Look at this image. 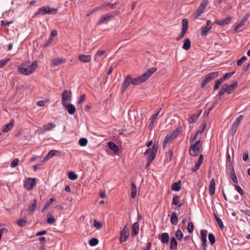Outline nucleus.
<instances>
[{
	"mask_svg": "<svg viewBox=\"0 0 250 250\" xmlns=\"http://www.w3.org/2000/svg\"><path fill=\"white\" fill-rule=\"evenodd\" d=\"M206 128V124H204L202 125V128L200 130H199L197 132V134H202Z\"/></svg>",
	"mask_w": 250,
	"mask_h": 250,
	"instance_id": "obj_63",
	"label": "nucleus"
},
{
	"mask_svg": "<svg viewBox=\"0 0 250 250\" xmlns=\"http://www.w3.org/2000/svg\"><path fill=\"white\" fill-rule=\"evenodd\" d=\"M158 238L163 243H167L169 239V236L167 233L165 232L163 233Z\"/></svg>",
	"mask_w": 250,
	"mask_h": 250,
	"instance_id": "obj_23",
	"label": "nucleus"
},
{
	"mask_svg": "<svg viewBox=\"0 0 250 250\" xmlns=\"http://www.w3.org/2000/svg\"><path fill=\"white\" fill-rule=\"evenodd\" d=\"M170 249L172 250H176L177 249V242L176 238L174 237L171 238Z\"/></svg>",
	"mask_w": 250,
	"mask_h": 250,
	"instance_id": "obj_30",
	"label": "nucleus"
},
{
	"mask_svg": "<svg viewBox=\"0 0 250 250\" xmlns=\"http://www.w3.org/2000/svg\"><path fill=\"white\" fill-rule=\"evenodd\" d=\"M208 4V0H202L199 7L195 12V18H197L204 12V9Z\"/></svg>",
	"mask_w": 250,
	"mask_h": 250,
	"instance_id": "obj_7",
	"label": "nucleus"
},
{
	"mask_svg": "<svg viewBox=\"0 0 250 250\" xmlns=\"http://www.w3.org/2000/svg\"><path fill=\"white\" fill-rule=\"evenodd\" d=\"M218 75V72H214L206 75L205 77L203 78L201 84V87H204L206 85L207 83H209L211 81L213 80L214 79L217 77Z\"/></svg>",
	"mask_w": 250,
	"mask_h": 250,
	"instance_id": "obj_6",
	"label": "nucleus"
},
{
	"mask_svg": "<svg viewBox=\"0 0 250 250\" xmlns=\"http://www.w3.org/2000/svg\"><path fill=\"white\" fill-rule=\"evenodd\" d=\"M36 180L35 178H29L26 179L24 184V188L28 190H31L35 185Z\"/></svg>",
	"mask_w": 250,
	"mask_h": 250,
	"instance_id": "obj_10",
	"label": "nucleus"
},
{
	"mask_svg": "<svg viewBox=\"0 0 250 250\" xmlns=\"http://www.w3.org/2000/svg\"><path fill=\"white\" fill-rule=\"evenodd\" d=\"M188 230L189 233H191L193 232L194 229V224L192 222H190L188 225Z\"/></svg>",
	"mask_w": 250,
	"mask_h": 250,
	"instance_id": "obj_54",
	"label": "nucleus"
},
{
	"mask_svg": "<svg viewBox=\"0 0 250 250\" xmlns=\"http://www.w3.org/2000/svg\"><path fill=\"white\" fill-rule=\"evenodd\" d=\"M65 62L66 59L64 58H56L52 60V63L54 66H57L64 63Z\"/></svg>",
	"mask_w": 250,
	"mask_h": 250,
	"instance_id": "obj_22",
	"label": "nucleus"
},
{
	"mask_svg": "<svg viewBox=\"0 0 250 250\" xmlns=\"http://www.w3.org/2000/svg\"><path fill=\"white\" fill-rule=\"evenodd\" d=\"M37 205V200L36 199H35L33 202V203L29 206V209L31 210V211H34Z\"/></svg>",
	"mask_w": 250,
	"mask_h": 250,
	"instance_id": "obj_49",
	"label": "nucleus"
},
{
	"mask_svg": "<svg viewBox=\"0 0 250 250\" xmlns=\"http://www.w3.org/2000/svg\"><path fill=\"white\" fill-rule=\"evenodd\" d=\"M68 178L71 180H75L78 178L77 175L73 171H70L68 174Z\"/></svg>",
	"mask_w": 250,
	"mask_h": 250,
	"instance_id": "obj_44",
	"label": "nucleus"
},
{
	"mask_svg": "<svg viewBox=\"0 0 250 250\" xmlns=\"http://www.w3.org/2000/svg\"><path fill=\"white\" fill-rule=\"evenodd\" d=\"M235 189L237 190V192L239 193L241 195H243L244 191L242 188L238 185L235 186Z\"/></svg>",
	"mask_w": 250,
	"mask_h": 250,
	"instance_id": "obj_60",
	"label": "nucleus"
},
{
	"mask_svg": "<svg viewBox=\"0 0 250 250\" xmlns=\"http://www.w3.org/2000/svg\"><path fill=\"white\" fill-rule=\"evenodd\" d=\"M27 224V221L25 219H19L17 221V224L20 227H24Z\"/></svg>",
	"mask_w": 250,
	"mask_h": 250,
	"instance_id": "obj_41",
	"label": "nucleus"
},
{
	"mask_svg": "<svg viewBox=\"0 0 250 250\" xmlns=\"http://www.w3.org/2000/svg\"><path fill=\"white\" fill-rule=\"evenodd\" d=\"M19 159L18 158H15L14 159L12 163L10 164V167H15L18 165V164L19 163Z\"/></svg>",
	"mask_w": 250,
	"mask_h": 250,
	"instance_id": "obj_53",
	"label": "nucleus"
},
{
	"mask_svg": "<svg viewBox=\"0 0 250 250\" xmlns=\"http://www.w3.org/2000/svg\"><path fill=\"white\" fill-rule=\"evenodd\" d=\"M157 68L155 67H152L148 69L146 72L144 73L141 76L135 78H132L131 77V83L134 85H138L140 83H143L146 82L148 78L156 71Z\"/></svg>",
	"mask_w": 250,
	"mask_h": 250,
	"instance_id": "obj_1",
	"label": "nucleus"
},
{
	"mask_svg": "<svg viewBox=\"0 0 250 250\" xmlns=\"http://www.w3.org/2000/svg\"><path fill=\"white\" fill-rule=\"evenodd\" d=\"M247 60V58L246 56L242 57L240 60L237 62V65L240 66Z\"/></svg>",
	"mask_w": 250,
	"mask_h": 250,
	"instance_id": "obj_57",
	"label": "nucleus"
},
{
	"mask_svg": "<svg viewBox=\"0 0 250 250\" xmlns=\"http://www.w3.org/2000/svg\"><path fill=\"white\" fill-rule=\"evenodd\" d=\"M131 197L135 198L137 194V188L135 184L134 183H131Z\"/></svg>",
	"mask_w": 250,
	"mask_h": 250,
	"instance_id": "obj_37",
	"label": "nucleus"
},
{
	"mask_svg": "<svg viewBox=\"0 0 250 250\" xmlns=\"http://www.w3.org/2000/svg\"><path fill=\"white\" fill-rule=\"evenodd\" d=\"M243 115H241L235 120V121L233 123L232 126L231 127V131L233 134L236 133L238 127L239 126V123L243 119Z\"/></svg>",
	"mask_w": 250,
	"mask_h": 250,
	"instance_id": "obj_12",
	"label": "nucleus"
},
{
	"mask_svg": "<svg viewBox=\"0 0 250 250\" xmlns=\"http://www.w3.org/2000/svg\"><path fill=\"white\" fill-rule=\"evenodd\" d=\"M161 110V108H160L159 110L158 111V112L157 113L153 114L152 115V117L150 119V122L149 127V128H150V129H152L154 127L155 121L156 120V119L158 117V115H159Z\"/></svg>",
	"mask_w": 250,
	"mask_h": 250,
	"instance_id": "obj_24",
	"label": "nucleus"
},
{
	"mask_svg": "<svg viewBox=\"0 0 250 250\" xmlns=\"http://www.w3.org/2000/svg\"><path fill=\"white\" fill-rule=\"evenodd\" d=\"M250 15L249 13H247L243 18L242 20L241 21L238 23L235 26L234 29V30L235 32H237L238 29L243 26L246 23V22L248 21Z\"/></svg>",
	"mask_w": 250,
	"mask_h": 250,
	"instance_id": "obj_14",
	"label": "nucleus"
},
{
	"mask_svg": "<svg viewBox=\"0 0 250 250\" xmlns=\"http://www.w3.org/2000/svg\"><path fill=\"white\" fill-rule=\"evenodd\" d=\"M215 180L213 178L211 180L210 182L209 191L211 195H213L215 193Z\"/></svg>",
	"mask_w": 250,
	"mask_h": 250,
	"instance_id": "obj_28",
	"label": "nucleus"
},
{
	"mask_svg": "<svg viewBox=\"0 0 250 250\" xmlns=\"http://www.w3.org/2000/svg\"><path fill=\"white\" fill-rule=\"evenodd\" d=\"M203 155L201 154L199 156V160L196 164L194 167L192 168V171L196 172L200 167L203 162Z\"/></svg>",
	"mask_w": 250,
	"mask_h": 250,
	"instance_id": "obj_26",
	"label": "nucleus"
},
{
	"mask_svg": "<svg viewBox=\"0 0 250 250\" xmlns=\"http://www.w3.org/2000/svg\"><path fill=\"white\" fill-rule=\"evenodd\" d=\"M249 158V153L248 151H245L243 155V159L244 161L248 160Z\"/></svg>",
	"mask_w": 250,
	"mask_h": 250,
	"instance_id": "obj_64",
	"label": "nucleus"
},
{
	"mask_svg": "<svg viewBox=\"0 0 250 250\" xmlns=\"http://www.w3.org/2000/svg\"><path fill=\"white\" fill-rule=\"evenodd\" d=\"M227 86L226 85H223L221 87V90L219 92V95H222L225 92H226Z\"/></svg>",
	"mask_w": 250,
	"mask_h": 250,
	"instance_id": "obj_61",
	"label": "nucleus"
},
{
	"mask_svg": "<svg viewBox=\"0 0 250 250\" xmlns=\"http://www.w3.org/2000/svg\"><path fill=\"white\" fill-rule=\"evenodd\" d=\"M170 222L173 225H176L178 222V217L175 212H172L170 218Z\"/></svg>",
	"mask_w": 250,
	"mask_h": 250,
	"instance_id": "obj_32",
	"label": "nucleus"
},
{
	"mask_svg": "<svg viewBox=\"0 0 250 250\" xmlns=\"http://www.w3.org/2000/svg\"><path fill=\"white\" fill-rule=\"evenodd\" d=\"M222 80L221 79L217 80L214 86V90H217L219 88L220 84L222 83Z\"/></svg>",
	"mask_w": 250,
	"mask_h": 250,
	"instance_id": "obj_56",
	"label": "nucleus"
},
{
	"mask_svg": "<svg viewBox=\"0 0 250 250\" xmlns=\"http://www.w3.org/2000/svg\"><path fill=\"white\" fill-rule=\"evenodd\" d=\"M130 79L131 76L130 75H127L125 78L121 87V91L123 93L126 90L130 84H131Z\"/></svg>",
	"mask_w": 250,
	"mask_h": 250,
	"instance_id": "obj_13",
	"label": "nucleus"
},
{
	"mask_svg": "<svg viewBox=\"0 0 250 250\" xmlns=\"http://www.w3.org/2000/svg\"><path fill=\"white\" fill-rule=\"evenodd\" d=\"M182 130V127L181 126H178L176 129L173 132L171 135L174 139H175L179 135V133L181 132Z\"/></svg>",
	"mask_w": 250,
	"mask_h": 250,
	"instance_id": "obj_40",
	"label": "nucleus"
},
{
	"mask_svg": "<svg viewBox=\"0 0 250 250\" xmlns=\"http://www.w3.org/2000/svg\"><path fill=\"white\" fill-rule=\"evenodd\" d=\"M47 222L49 224H53L55 222V219L53 216L50 213H48L47 215Z\"/></svg>",
	"mask_w": 250,
	"mask_h": 250,
	"instance_id": "obj_42",
	"label": "nucleus"
},
{
	"mask_svg": "<svg viewBox=\"0 0 250 250\" xmlns=\"http://www.w3.org/2000/svg\"><path fill=\"white\" fill-rule=\"evenodd\" d=\"M179 199H180V197L178 195H175L173 197V199H172V204L174 205H177L178 204V203H179Z\"/></svg>",
	"mask_w": 250,
	"mask_h": 250,
	"instance_id": "obj_55",
	"label": "nucleus"
},
{
	"mask_svg": "<svg viewBox=\"0 0 250 250\" xmlns=\"http://www.w3.org/2000/svg\"><path fill=\"white\" fill-rule=\"evenodd\" d=\"M113 16L114 15L112 14H107L105 15L104 16L102 17L99 20L98 24H101L107 21H109L113 17Z\"/></svg>",
	"mask_w": 250,
	"mask_h": 250,
	"instance_id": "obj_15",
	"label": "nucleus"
},
{
	"mask_svg": "<svg viewBox=\"0 0 250 250\" xmlns=\"http://www.w3.org/2000/svg\"><path fill=\"white\" fill-rule=\"evenodd\" d=\"M231 20V17H227L225 20L216 21L215 23L219 25L224 26L229 23Z\"/></svg>",
	"mask_w": 250,
	"mask_h": 250,
	"instance_id": "obj_27",
	"label": "nucleus"
},
{
	"mask_svg": "<svg viewBox=\"0 0 250 250\" xmlns=\"http://www.w3.org/2000/svg\"><path fill=\"white\" fill-rule=\"evenodd\" d=\"M62 105L67 104V102L71 101V92L70 90H65L62 94Z\"/></svg>",
	"mask_w": 250,
	"mask_h": 250,
	"instance_id": "obj_8",
	"label": "nucleus"
},
{
	"mask_svg": "<svg viewBox=\"0 0 250 250\" xmlns=\"http://www.w3.org/2000/svg\"><path fill=\"white\" fill-rule=\"evenodd\" d=\"M28 63L27 62L22 63L21 66H18V71L24 75H28L33 73L37 67V61L33 62L31 65H28Z\"/></svg>",
	"mask_w": 250,
	"mask_h": 250,
	"instance_id": "obj_2",
	"label": "nucleus"
},
{
	"mask_svg": "<svg viewBox=\"0 0 250 250\" xmlns=\"http://www.w3.org/2000/svg\"><path fill=\"white\" fill-rule=\"evenodd\" d=\"M57 152H58L57 150H50L48 154L46 155V156L45 157L44 161L47 160L51 158L52 157L55 156Z\"/></svg>",
	"mask_w": 250,
	"mask_h": 250,
	"instance_id": "obj_34",
	"label": "nucleus"
},
{
	"mask_svg": "<svg viewBox=\"0 0 250 250\" xmlns=\"http://www.w3.org/2000/svg\"><path fill=\"white\" fill-rule=\"evenodd\" d=\"M181 182L174 183L172 185L171 188L173 190L178 191L181 189Z\"/></svg>",
	"mask_w": 250,
	"mask_h": 250,
	"instance_id": "obj_38",
	"label": "nucleus"
},
{
	"mask_svg": "<svg viewBox=\"0 0 250 250\" xmlns=\"http://www.w3.org/2000/svg\"><path fill=\"white\" fill-rule=\"evenodd\" d=\"M202 113V110H200L197 114H193L188 118V121L189 124H193L196 122Z\"/></svg>",
	"mask_w": 250,
	"mask_h": 250,
	"instance_id": "obj_21",
	"label": "nucleus"
},
{
	"mask_svg": "<svg viewBox=\"0 0 250 250\" xmlns=\"http://www.w3.org/2000/svg\"><path fill=\"white\" fill-rule=\"evenodd\" d=\"M15 121L14 119H11L10 120V122L6 124L2 129V132L3 133H6L11 130L14 126Z\"/></svg>",
	"mask_w": 250,
	"mask_h": 250,
	"instance_id": "obj_16",
	"label": "nucleus"
},
{
	"mask_svg": "<svg viewBox=\"0 0 250 250\" xmlns=\"http://www.w3.org/2000/svg\"><path fill=\"white\" fill-rule=\"evenodd\" d=\"M62 105L66 108L69 114L71 115L74 114L76 112V108L75 106L71 104H68L67 103Z\"/></svg>",
	"mask_w": 250,
	"mask_h": 250,
	"instance_id": "obj_20",
	"label": "nucleus"
},
{
	"mask_svg": "<svg viewBox=\"0 0 250 250\" xmlns=\"http://www.w3.org/2000/svg\"><path fill=\"white\" fill-rule=\"evenodd\" d=\"M188 28V21L185 19L182 20V31L177 38V41H179L182 39L185 35Z\"/></svg>",
	"mask_w": 250,
	"mask_h": 250,
	"instance_id": "obj_9",
	"label": "nucleus"
},
{
	"mask_svg": "<svg viewBox=\"0 0 250 250\" xmlns=\"http://www.w3.org/2000/svg\"><path fill=\"white\" fill-rule=\"evenodd\" d=\"M56 201V199L55 198H51L49 201H48L46 204L43 207L42 212L44 211L45 210H46L48 207L51 205V204Z\"/></svg>",
	"mask_w": 250,
	"mask_h": 250,
	"instance_id": "obj_39",
	"label": "nucleus"
},
{
	"mask_svg": "<svg viewBox=\"0 0 250 250\" xmlns=\"http://www.w3.org/2000/svg\"><path fill=\"white\" fill-rule=\"evenodd\" d=\"M230 174L231 175V179H232V181L234 183H237L238 182V180H237V177L234 173V169L233 167L232 168V170L230 171Z\"/></svg>",
	"mask_w": 250,
	"mask_h": 250,
	"instance_id": "obj_50",
	"label": "nucleus"
},
{
	"mask_svg": "<svg viewBox=\"0 0 250 250\" xmlns=\"http://www.w3.org/2000/svg\"><path fill=\"white\" fill-rule=\"evenodd\" d=\"M94 226L97 229H100L102 227V225L100 222L97 221L96 220H94Z\"/></svg>",
	"mask_w": 250,
	"mask_h": 250,
	"instance_id": "obj_59",
	"label": "nucleus"
},
{
	"mask_svg": "<svg viewBox=\"0 0 250 250\" xmlns=\"http://www.w3.org/2000/svg\"><path fill=\"white\" fill-rule=\"evenodd\" d=\"M210 30V27L208 26H205L203 27L201 31V34L202 36H206Z\"/></svg>",
	"mask_w": 250,
	"mask_h": 250,
	"instance_id": "obj_52",
	"label": "nucleus"
},
{
	"mask_svg": "<svg viewBox=\"0 0 250 250\" xmlns=\"http://www.w3.org/2000/svg\"><path fill=\"white\" fill-rule=\"evenodd\" d=\"M175 236L178 240H180L182 239L183 237V233L180 229H178L176 231Z\"/></svg>",
	"mask_w": 250,
	"mask_h": 250,
	"instance_id": "obj_46",
	"label": "nucleus"
},
{
	"mask_svg": "<svg viewBox=\"0 0 250 250\" xmlns=\"http://www.w3.org/2000/svg\"><path fill=\"white\" fill-rule=\"evenodd\" d=\"M208 231L206 229H202L201 231V235L202 239V247H207V236Z\"/></svg>",
	"mask_w": 250,
	"mask_h": 250,
	"instance_id": "obj_18",
	"label": "nucleus"
},
{
	"mask_svg": "<svg viewBox=\"0 0 250 250\" xmlns=\"http://www.w3.org/2000/svg\"><path fill=\"white\" fill-rule=\"evenodd\" d=\"M202 145L200 140L197 141L194 144L191 145L189 148V152L192 156H197L200 152V148Z\"/></svg>",
	"mask_w": 250,
	"mask_h": 250,
	"instance_id": "obj_5",
	"label": "nucleus"
},
{
	"mask_svg": "<svg viewBox=\"0 0 250 250\" xmlns=\"http://www.w3.org/2000/svg\"><path fill=\"white\" fill-rule=\"evenodd\" d=\"M87 140L86 138H82L79 140V144L82 146H85L87 144Z\"/></svg>",
	"mask_w": 250,
	"mask_h": 250,
	"instance_id": "obj_45",
	"label": "nucleus"
},
{
	"mask_svg": "<svg viewBox=\"0 0 250 250\" xmlns=\"http://www.w3.org/2000/svg\"><path fill=\"white\" fill-rule=\"evenodd\" d=\"M129 229H127L126 226H125L124 227V229L120 232V241L121 243L126 241L127 239L129 237Z\"/></svg>",
	"mask_w": 250,
	"mask_h": 250,
	"instance_id": "obj_11",
	"label": "nucleus"
},
{
	"mask_svg": "<svg viewBox=\"0 0 250 250\" xmlns=\"http://www.w3.org/2000/svg\"><path fill=\"white\" fill-rule=\"evenodd\" d=\"M208 239L211 245H213L215 242V238L214 235L212 233H209Z\"/></svg>",
	"mask_w": 250,
	"mask_h": 250,
	"instance_id": "obj_51",
	"label": "nucleus"
},
{
	"mask_svg": "<svg viewBox=\"0 0 250 250\" xmlns=\"http://www.w3.org/2000/svg\"><path fill=\"white\" fill-rule=\"evenodd\" d=\"M105 53V51L99 50L97 51L94 56V60L95 62H98L99 61V57L103 55Z\"/></svg>",
	"mask_w": 250,
	"mask_h": 250,
	"instance_id": "obj_33",
	"label": "nucleus"
},
{
	"mask_svg": "<svg viewBox=\"0 0 250 250\" xmlns=\"http://www.w3.org/2000/svg\"><path fill=\"white\" fill-rule=\"evenodd\" d=\"M158 149V145L154 144L151 148L148 149L145 153V155L147 156V160L150 162L154 159Z\"/></svg>",
	"mask_w": 250,
	"mask_h": 250,
	"instance_id": "obj_3",
	"label": "nucleus"
},
{
	"mask_svg": "<svg viewBox=\"0 0 250 250\" xmlns=\"http://www.w3.org/2000/svg\"><path fill=\"white\" fill-rule=\"evenodd\" d=\"M108 147L113 151L117 152L119 151V147L118 146L112 142H109L108 143Z\"/></svg>",
	"mask_w": 250,
	"mask_h": 250,
	"instance_id": "obj_29",
	"label": "nucleus"
},
{
	"mask_svg": "<svg viewBox=\"0 0 250 250\" xmlns=\"http://www.w3.org/2000/svg\"><path fill=\"white\" fill-rule=\"evenodd\" d=\"M57 11L58 10L56 8H50L47 6H43L41 8H39L35 15H44L46 14L54 15L57 13Z\"/></svg>",
	"mask_w": 250,
	"mask_h": 250,
	"instance_id": "obj_4",
	"label": "nucleus"
},
{
	"mask_svg": "<svg viewBox=\"0 0 250 250\" xmlns=\"http://www.w3.org/2000/svg\"><path fill=\"white\" fill-rule=\"evenodd\" d=\"M234 73V71L230 73H227L222 78H221L220 79L222 80V81H224L230 78Z\"/></svg>",
	"mask_w": 250,
	"mask_h": 250,
	"instance_id": "obj_47",
	"label": "nucleus"
},
{
	"mask_svg": "<svg viewBox=\"0 0 250 250\" xmlns=\"http://www.w3.org/2000/svg\"><path fill=\"white\" fill-rule=\"evenodd\" d=\"M214 217L215 218V220L216 221V222H217L218 225L219 226V227H220L221 229H222L224 228V225H223V223L222 221V220L219 218L218 217L217 215L215 213H214Z\"/></svg>",
	"mask_w": 250,
	"mask_h": 250,
	"instance_id": "obj_43",
	"label": "nucleus"
},
{
	"mask_svg": "<svg viewBox=\"0 0 250 250\" xmlns=\"http://www.w3.org/2000/svg\"><path fill=\"white\" fill-rule=\"evenodd\" d=\"M99 241L97 238H93L89 241V244L91 246H95L98 244Z\"/></svg>",
	"mask_w": 250,
	"mask_h": 250,
	"instance_id": "obj_48",
	"label": "nucleus"
},
{
	"mask_svg": "<svg viewBox=\"0 0 250 250\" xmlns=\"http://www.w3.org/2000/svg\"><path fill=\"white\" fill-rule=\"evenodd\" d=\"M173 139H174V138H173L171 134H167V136L165 137V138L164 140V146L165 147V146L167 144L172 141Z\"/></svg>",
	"mask_w": 250,
	"mask_h": 250,
	"instance_id": "obj_31",
	"label": "nucleus"
},
{
	"mask_svg": "<svg viewBox=\"0 0 250 250\" xmlns=\"http://www.w3.org/2000/svg\"><path fill=\"white\" fill-rule=\"evenodd\" d=\"M10 61V59L8 58L5 60H0V68H1L5 66L6 63Z\"/></svg>",
	"mask_w": 250,
	"mask_h": 250,
	"instance_id": "obj_58",
	"label": "nucleus"
},
{
	"mask_svg": "<svg viewBox=\"0 0 250 250\" xmlns=\"http://www.w3.org/2000/svg\"><path fill=\"white\" fill-rule=\"evenodd\" d=\"M224 85H226L227 87L226 88V92L228 94H230L236 89L238 84L237 82H234L232 84L229 85H228L227 84H224Z\"/></svg>",
	"mask_w": 250,
	"mask_h": 250,
	"instance_id": "obj_17",
	"label": "nucleus"
},
{
	"mask_svg": "<svg viewBox=\"0 0 250 250\" xmlns=\"http://www.w3.org/2000/svg\"><path fill=\"white\" fill-rule=\"evenodd\" d=\"M55 127H56V125L52 123H48L46 125H44L43 126V128H44V131L50 130L54 128Z\"/></svg>",
	"mask_w": 250,
	"mask_h": 250,
	"instance_id": "obj_36",
	"label": "nucleus"
},
{
	"mask_svg": "<svg viewBox=\"0 0 250 250\" xmlns=\"http://www.w3.org/2000/svg\"><path fill=\"white\" fill-rule=\"evenodd\" d=\"M190 46L191 43L189 39H185L182 48L186 50H188L190 48Z\"/></svg>",
	"mask_w": 250,
	"mask_h": 250,
	"instance_id": "obj_35",
	"label": "nucleus"
},
{
	"mask_svg": "<svg viewBox=\"0 0 250 250\" xmlns=\"http://www.w3.org/2000/svg\"><path fill=\"white\" fill-rule=\"evenodd\" d=\"M8 229L6 228H3L1 229H0V240H1V237L2 236V234L4 233H7L8 232Z\"/></svg>",
	"mask_w": 250,
	"mask_h": 250,
	"instance_id": "obj_62",
	"label": "nucleus"
},
{
	"mask_svg": "<svg viewBox=\"0 0 250 250\" xmlns=\"http://www.w3.org/2000/svg\"><path fill=\"white\" fill-rule=\"evenodd\" d=\"M139 224L138 222L134 223L132 226L131 235L132 236H136L139 232Z\"/></svg>",
	"mask_w": 250,
	"mask_h": 250,
	"instance_id": "obj_25",
	"label": "nucleus"
},
{
	"mask_svg": "<svg viewBox=\"0 0 250 250\" xmlns=\"http://www.w3.org/2000/svg\"><path fill=\"white\" fill-rule=\"evenodd\" d=\"M78 59L82 62H89L91 60V56L89 55L80 54L78 57Z\"/></svg>",
	"mask_w": 250,
	"mask_h": 250,
	"instance_id": "obj_19",
	"label": "nucleus"
}]
</instances>
